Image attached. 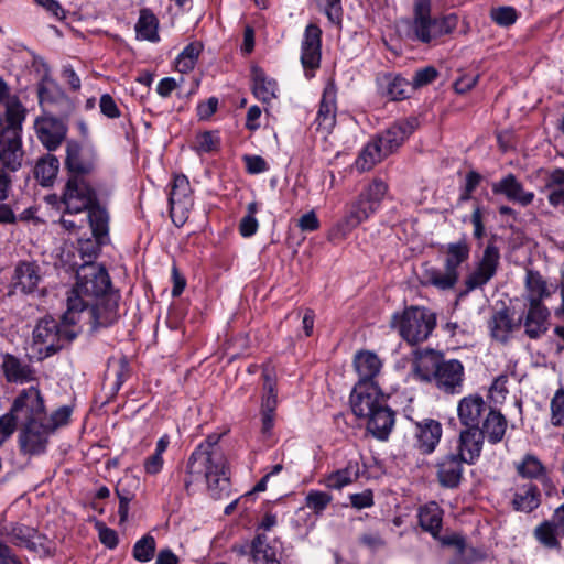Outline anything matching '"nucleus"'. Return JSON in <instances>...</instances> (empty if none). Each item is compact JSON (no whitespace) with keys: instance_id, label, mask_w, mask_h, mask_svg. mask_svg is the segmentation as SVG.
Instances as JSON below:
<instances>
[{"instance_id":"6e6552de","label":"nucleus","mask_w":564,"mask_h":564,"mask_svg":"<svg viewBox=\"0 0 564 564\" xmlns=\"http://www.w3.org/2000/svg\"><path fill=\"white\" fill-rule=\"evenodd\" d=\"M9 411L21 425L45 420V403L41 391L35 387L23 389Z\"/></svg>"},{"instance_id":"1a4fd4ad","label":"nucleus","mask_w":564,"mask_h":564,"mask_svg":"<svg viewBox=\"0 0 564 564\" xmlns=\"http://www.w3.org/2000/svg\"><path fill=\"white\" fill-rule=\"evenodd\" d=\"M443 511L436 502H429L419 510V522L421 528L429 532L434 539H438L443 545L454 546L457 554H463L465 540L457 534L440 536L442 528Z\"/></svg>"},{"instance_id":"a19ab883","label":"nucleus","mask_w":564,"mask_h":564,"mask_svg":"<svg viewBox=\"0 0 564 564\" xmlns=\"http://www.w3.org/2000/svg\"><path fill=\"white\" fill-rule=\"evenodd\" d=\"M383 150V147H381L376 139L370 141L365 145L359 156L357 158L356 167L359 171L371 170L377 163L381 162L384 158L388 156V153H386Z\"/></svg>"},{"instance_id":"6e6d98bb","label":"nucleus","mask_w":564,"mask_h":564,"mask_svg":"<svg viewBox=\"0 0 564 564\" xmlns=\"http://www.w3.org/2000/svg\"><path fill=\"white\" fill-rule=\"evenodd\" d=\"M39 101L42 107L55 102L62 97L58 86L51 79H43L37 87Z\"/></svg>"},{"instance_id":"393cba45","label":"nucleus","mask_w":564,"mask_h":564,"mask_svg":"<svg viewBox=\"0 0 564 564\" xmlns=\"http://www.w3.org/2000/svg\"><path fill=\"white\" fill-rule=\"evenodd\" d=\"M42 280L40 265L34 261H21L12 276L13 286L23 293H32Z\"/></svg>"},{"instance_id":"bb28decb","label":"nucleus","mask_w":564,"mask_h":564,"mask_svg":"<svg viewBox=\"0 0 564 564\" xmlns=\"http://www.w3.org/2000/svg\"><path fill=\"white\" fill-rule=\"evenodd\" d=\"M482 432L479 427H467L460 432L458 455L466 464H474L482 449Z\"/></svg>"},{"instance_id":"5fc2aeb1","label":"nucleus","mask_w":564,"mask_h":564,"mask_svg":"<svg viewBox=\"0 0 564 564\" xmlns=\"http://www.w3.org/2000/svg\"><path fill=\"white\" fill-rule=\"evenodd\" d=\"M332 500L333 497L326 491L310 490L305 497V506L318 516L323 513Z\"/></svg>"},{"instance_id":"ea45409f","label":"nucleus","mask_w":564,"mask_h":564,"mask_svg":"<svg viewBox=\"0 0 564 564\" xmlns=\"http://www.w3.org/2000/svg\"><path fill=\"white\" fill-rule=\"evenodd\" d=\"M458 278L459 273L451 272L445 267L443 269L431 267L426 268L423 272V283L442 291L453 289Z\"/></svg>"},{"instance_id":"f8f14e48","label":"nucleus","mask_w":564,"mask_h":564,"mask_svg":"<svg viewBox=\"0 0 564 564\" xmlns=\"http://www.w3.org/2000/svg\"><path fill=\"white\" fill-rule=\"evenodd\" d=\"M75 336V332L61 329L57 322L48 317L41 319L33 330L34 344L40 346V351L45 350L46 356L56 352L61 348L64 337L72 340Z\"/></svg>"},{"instance_id":"aec40b11","label":"nucleus","mask_w":564,"mask_h":564,"mask_svg":"<svg viewBox=\"0 0 564 564\" xmlns=\"http://www.w3.org/2000/svg\"><path fill=\"white\" fill-rule=\"evenodd\" d=\"M525 290L523 299L525 305H544L556 291V286L549 283L539 272L528 270L525 273Z\"/></svg>"},{"instance_id":"b1692460","label":"nucleus","mask_w":564,"mask_h":564,"mask_svg":"<svg viewBox=\"0 0 564 564\" xmlns=\"http://www.w3.org/2000/svg\"><path fill=\"white\" fill-rule=\"evenodd\" d=\"M492 192L495 194H502L510 202L517 203L523 207L530 205L535 196L533 192L525 191L513 174H508L499 182L494 183Z\"/></svg>"},{"instance_id":"a878e982","label":"nucleus","mask_w":564,"mask_h":564,"mask_svg":"<svg viewBox=\"0 0 564 564\" xmlns=\"http://www.w3.org/2000/svg\"><path fill=\"white\" fill-rule=\"evenodd\" d=\"M442 425L438 421L426 419L416 424V447L424 454H431L442 437Z\"/></svg>"},{"instance_id":"de8ad7c7","label":"nucleus","mask_w":564,"mask_h":564,"mask_svg":"<svg viewBox=\"0 0 564 564\" xmlns=\"http://www.w3.org/2000/svg\"><path fill=\"white\" fill-rule=\"evenodd\" d=\"M469 258V248L466 242L459 241L447 246L444 267L451 272L458 273V268Z\"/></svg>"},{"instance_id":"774afa93","label":"nucleus","mask_w":564,"mask_h":564,"mask_svg":"<svg viewBox=\"0 0 564 564\" xmlns=\"http://www.w3.org/2000/svg\"><path fill=\"white\" fill-rule=\"evenodd\" d=\"M18 423L10 411L0 416V446L13 434Z\"/></svg>"},{"instance_id":"f03ea898","label":"nucleus","mask_w":564,"mask_h":564,"mask_svg":"<svg viewBox=\"0 0 564 564\" xmlns=\"http://www.w3.org/2000/svg\"><path fill=\"white\" fill-rule=\"evenodd\" d=\"M64 214L59 219L68 231L82 229L89 224L91 234L104 239L108 231L109 216L106 209L96 204V193L83 176L72 175L62 195Z\"/></svg>"},{"instance_id":"f3484780","label":"nucleus","mask_w":564,"mask_h":564,"mask_svg":"<svg viewBox=\"0 0 564 564\" xmlns=\"http://www.w3.org/2000/svg\"><path fill=\"white\" fill-rule=\"evenodd\" d=\"M434 380L438 389L449 394L460 393L464 380V367L457 359L436 364Z\"/></svg>"},{"instance_id":"cd10ccee","label":"nucleus","mask_w":564,"mask_h":564,"mask_svg":"<svg viewBox=\"0 0 564 564\" xmlns=\"http://www.w3.org/2000/svg\"><path fill=\"white\" fill-rule=\"evenodd\" d=\"M366 420L368 432L380 441L388 438L394 425V414L387 402L370 413Z\"/></svg>"},{"instance_id":"c03bdc74","label":"nucleus","mask_w":564,"mask_h":564,"mask_svg":"<svg viewBox=\"0 0 564 564\" xmlns=\"http://www.w3.org/2000/svg\"><path fill=\"white\" fill-rule=\"evenodd\" d=\"M517 326H519V323L516 324L505 311L495 314L489 323L491 336L502 343L509 339Z\"/></svg>"},{"instance_id":"423d86ee","label":"nucleus","mask_w":564,"mask_h":564,"mask_svg":"<svg viewBox=\"0 0 564 564\" xmlns=\"http://www.w3.org/2000/svg\"><path fill=\"white\" fill-rule=\"evenodd\" d=\"M457 15L431 17V0H414L412 37L422 43H431L452 33L457 26Z\"/></svg>"},{"instance_id":"37998d69","label":"nucleus","mask_w":564,"mask_h":564,"mask_svg":"<svg viewBox=\"0 0 564 564\" xmlns=\"http://www.w3.org/2000/svg\"><path fill=\"white\" fill-rule=\"evenodd\" d=\"M507 421L503 415L496 411H490L487 415L482 430V438L487 436L488 441L496 444L500 442L506 433Z\"/></svg>"},{"instance_id":"4d7b16f0","label":"nucleus","mask_w":564,"mask_h":564,"mask_svg":"<svg viewBox=\"0 0 564 564\" xmlns=\"http://www.w3.org/2000/svg\"><path fill=\"white\" fill-rule=\"evenodd\" d=\"M94 240H79L78 241V252L83 259V263L94 262L93 260L97 258L100 245L105 243L108 240V234L104 239H97V237L93 234Z\"/></svg>"},{"instance_id":"2eb2a0df","label":"nucleus","mask_w":564,"mask_h":564,"mask_svg":"<svg viewBox=\"0 0 564 564\" xmlns=\"http://www.w3.org/2000/svg\"><path fill=\"white\" fill-rule=\"evenodd\" d=\"M52 431L44 421L21 425L19 444L26 455H40L45 452Z\"/></svg>"},{"instance_id":"9b49d317","label":"nucleus","mask_w":564,"mask_h":564,"mask_svg":"<svg viewBox=\"0 0 564 564\" xmlns=\"http://www.w3.org/2000/svg\"><path fill=\"white\" fill-rule=\"evenodd\" d=\"M192 189L188 178L181 174L175 175L173 180L172 189L170 192V214L172 221L181 227L188 218L191 208L193 206Z\"/></svg>"},{"instance_id":"9d476101","label":"nucleus","mask_w":564,"mask_h":564,"mask_svg":"<svg viewBox=\"0 0 564 564\" xmlns=\"http://www.w3.org/2000/svg\"><path fill=\"white\" fill-rule=\"evenodd\" d=\"M386 402L377 382H357L350 394L351 410L360 419H366Z\"/></svg>"},{"instance_id":"4468645a","label":"nucleus","mask_w":564,"mask_h":564,"mask_svg":"<svg viewBox=\"0 0 564 564\" xmlns=\"http://www.w3.org/2000/svg\"><path fill=\"white\" fill-rule=\"evenodd\" d=\"M322 30L316 24H308L301 44V63L305 76L312 78L321 65Z\"/></svg>"},{"instance_id":"72a5a7b5","label":"nucleus","mask_w":564,"mask_h":564,"mask_svg":"<svg viewBox=\"0 0 564 564\" xmlns=\"http://www.w3.org/2000/svg\"><path fill=\"white\" fill-rule=\"evenodd\" d=\"M463 463L459 455H448L437 464V477L440 482L449 488L456 487L463 475Z\"/></svg>"},{"instance_id":"7ed1b4c3","label":"nucleus","mask_w":564,"mask_h":564,"mask_svg":"<svg viewBox=\"0 0 564 564\" xmlns=\"http://www.w3.org/2000/svg\"><path fill=\"white\" fill-rule=\"evenodd\" d=\"M218 442L219 435H209L191 454L184 479L186 490L202 480L205 481L209 495L214 498L229 490L228 464Z\"/></svg>"},{"instance_id":"c85d7f7f","label":"nucleus","mask_w":564,"mask_h":564,"mask_svg":"<svg viewBox=\"0 0 564 564\" xmlns=\"http://www.w3.org/2000/svg\"><path fill=\"white\" fill-rule=\"evenodd\" d=\"M139 487V478L131 475H126L118 481L115 491L119 499L118 514L120 523L128 520L130 502L135 498Z\"/></svg>"},{"instance_id":"603ef678","label":"nucleus","mask_w":564,"mask_h":564,"mask_svg":"<svg viewBox=\"0 0 564 564\" xmlns=\"http://www.w3.org/2000/svg\"><path fill=\"white\" fill-rule=\"evenodd\" d=\"M220 138L218 132L204 131L199 132L195 137L193 149L198 154L213 153L219 149Z\"/></svg>"},{"instance_id":"f704fd0d","label":"nucleus","mask_w":564,"mask_h":564,"mask_svg":"<svg viewBox=\"0 0 564 564\" xmlns=\"http://www.w3.org/2000/svg\"><path fill=\"white\" fill-rule=\"evenodd\" d=\"M360 467L358 462H348L344 468L334 470L326 475L321 484L328 489L340 490L359 478Z\"/></svg>"},{"instance_id":"c756f323","label":"nucleus","mask_w":564,"mask_h":564,"mask_svg":"<svg viewBox=\"0 0 564 564\" xmlns=\"http://www.w3.org/2000/svg\"><path fill=\"white\" fill-rule=\"evenodd\" d=\"M514 469L524 479L539 480L545 486L551 484L547 468L534 454L528 453L521 459L514 462Z\"/></svg>"},{"instance_id":"864d4df0","label":"nucleus","mask_w":564,"mask_h":564,"mask_svg":"<svg viewBox=\"0 0 564 564\" xmlns=\"http://www.w3.org/2000/svg\"><path fill=\"white\" fill-rule=\"evenodd\" d=\"M258 209L259 207L256 202H251L247 205V214L241 218L239 223V232L242 237H252L258 231L259 223L256 218Z\"/></svg>"},{"instance_id":"0e129e2a","label":"nucleus","mask_w":564,"mask_h":564,"mask_svg":"<svg viewBox=\"0 0 564 564\" xmlns=\"http://www.w3.org/2000/svg\"><path fill=\"white\" fill-rule=\"evenodd\" d=\"M278 395L268 375H264V394L262 397L261 411L275 412Z\"/></svg>"},{"instance_id":"58836bf2","label":"nucleus","mask_w":564,"mask_h":564,"mask_svg":"<svg viewBox=\"0 0 564 564\" xmlns=\"http://www.w3.org/2000/svg\"><path fill=\"white\" fill-rule=\"evenodd\" d=\"M2 370L7 381L13 383H25L34 380L33 369L12 355H6L2 361Z\"/></svg>"},{"instance_id":"6ab92c4d","label":"nucleus","mask_w":564,"mask_h":564,"mask_svg":"<svg viewBox=\"0 0 564 564\" xmlns=\"http://www.w3.org/2000/svg\"><path fill=\"white\" fill-rule=\"evenodd\" d=\"M66 154V166L73 175L83 176L94 170L97 159L94 149L68 142Z\"/></svg>"},{"instance_id":"13d9d810","label":"nucleus","mask_w":564,"mask_h":564,"mask_svg":"<svg viewBox=\"0 0 564 564\" xmlns=\"http://www.w3.org/2000/svg\"><path fill=\"white\" fill-rule=\"evenodd\" d=\"M436 362L429 357H420L412 365V373L415 379L421 381H430L434 378Z\"/></svg>"},{"instance_id":"bf43d9fd","label":"nucleus","mask_w":564,"mask_h":564,"mask_svg":"<svg viewBox=\"0 0 564 564\" xmlns=\"http://www.w3.org/2000/svg\"><path fill=\"white\" fill-rule=\"evenodd\" d=\"M551 423L554 426L564 425V389L561 387L554 393L550 402Z\"/></svg>"},{"instance_id":"39448f33","label":"nucleus","mask_w":564,"mask_h":564,"mask_svg":"<svg viewBox=\"0 0 564 564\" xmlns=\"http://www.w3.org/2000/svg\"><path fill=\"white\" fill-rule=\"evenodd\" d=\"M388 184L380 178H373L368 183L356 200L346 208L344 217L332 228L330 240H343L360 224L375 215L388 195Z\"/></svg>"},{"instance_id":"2f4dec72","label":"nucleus","mask_w":564,"mask_h":564,"mask_svg":"<svg viewBox=\"0 0 564 564\" xmlns=\"http://www.w3.org/2000/svg\"><path fill=\"white\" fill-rule=\"evenodd\" d=\"M354 366L359 376L358 382H375L382 368V361L373 351L362 350L355 355Z\"/></svg>"},{"instance_id":"ddd939ff","label":"nucleus","mask_w":564,"mask_h":564,"mask_svg":"<svg viewBox=\"0 0 564 564\" xmlns=\"http://www.w3.org/2000/svg\"><path fill=\"white\" fill-rule=\"evenodd\" d=\"M500 261L499 249L489 243L482 253L480 260L476 263L475 269L466 278L465 285L467 291L482 288L496 274Z\"/></svg>"},{"instance_id":"dca6fc26","label":"nucleus","mask_w":564,"mask_h":564,"mask_svg":"<svg viewBox=\"0 0 564 564\" xmlns=\"http://www.w3.org/2000/svg\"><path fill=\"white\" fill-rule=\"evenodd\" d=\"M519 326L530 339H539L551 326V312L545 305H525Z\"/></svg>"},{"instance_id":"09e8293b","label":"nucleus","mask_w":564,"mask_h":564,"mask_svg":"<svg viewBox=\"0 0 564 564\" xmlns=\"http://www.w3.org/2000/svg\"><path fill=\"white\" fill-rule=\"evenodd\" d=\"M382 84L386 85V94L392 100L403 99L409 94V88L412 87L405 78L397 75H384Z\"/></svg>"},{"instance_id":"79ce46f5","label":"nucleus","mask_w":564,"mask_h":564,"mask_svg":"<svg viewBox=\"0 0 564 564\" xmlns=\"http://www.w3.org/2000/svg\"><path fill=\"white\" fill-rule=\"evenodd\" d=\"M59 162L56 156L47 154L35 165L34 174L42 186H51L58 173Z\"/></svg>"},{"instance_id":"a18cd8bd","label":"nucleus","mask_w":564,"mask_h":564,"mask_svg":"<svg viewBox=\"0 0 564 564\" xmlns=\"http://www.w3.org/2000/svg\"><path fill=\"white\" fill-rule=\"evenodd\" d=\"M546 187L550 189L547 200L554 208L564 207V169L551 172Z\"/></svg>"},{"instance_id":"69168bd1","label":"nucleus","mask_w":564,"mask_h":564,"mask_svg":"<svg viewBox=\"0 0 564 564\" xmlns=\"http://www.w3.org/2000/svg\"><path fill=\"white\" fill-rule=\"evenodd\" d=\"M359 543L372 552H376L386 545L383 536L378 531L372 530L362 533L359 536Z\"/></svg>"},{"instance_id":"49530a36","label":"nucleus","mask_w":564,"mask_h":564,"mask_svg":"<svg viewBox=\"0 0 564 564\" xmlns=\"http://www.w3.org/2000/svg\"><path fill=\"white\" fill-rule=\"evenodd\" d=\"M170 444L169 435H162L155 445V451L152 455L145 458L143 468L148 475H156L163 469L164 459L163 454L166 452Z\"/></svg>"},{"instance_id":"4be33fe9","label":"nucleus","mask_w":564,"mask_h":564,"mask_svg":"<svg viewBox=\"0 0 564 564\" xmlns=\"http://www.w3.org/2000/svg\"><path fill=\"white\" fill-rule=\"evenodd\" d=\"M4 535L17 546L34 552L44 550L45 538L32 527L14 523L4 528Z\"/></svg>"},{"instance_id":"c9c22d12","label":"nucleus","mask_w":564,"mask_h":564,"mask_svg":"<svg viewBox=\"0 0 564 564\" xmlns=\"http://www.w3.org/2000/svg\"><path fill=\"white\" fill-rule=\"evenodd\" d=\"M252 91L257 99L270 102L278 97L279 86L274 78L268 76L261 68H252Z\"/></svg>"},{"instance_id":"e433bc0d","label":"nucleus","mask_w":564,"mask_h":564,"mask_svg":"<svg viewBox=\"0 0 564 564\" xmlns=\"http://www.w3.org/2000/svg\"><path fill=\"white\" fill-rule=\"evenodd\" d=\"M541 494L539 488L531 484H523L514 488L512 506L514 510L531 512L540 506Z\"/></svg>"},{"instance_id":"a211bd4d","label":"nucleus","mask_w":564,"mask_h":564,"mask_svg":"<svg viewBox=\"0 0 564 564\" xmlns=\"http://www.w3.org/2000/svg\"><path fill=\"white\" fill-rule=\"evenodd\" d=\"M336 97L337 91L335 85L328 84L324 88L317 116L314 121L316 130L319 131L323 137L329 134L336 124Z\"/></svg>"},{"instance_id":"412c9836","label":"nucleus","mask_w":564,"mask_h":564,"mask_svg":"<svg viewBox=\"0 0 564 564\" xmlns=\"http://www.w3.org/2000/svg\"><path fill=\"white\" fill-rule=\"evenodd\" d=\"M34 128L39 140L50 151L56 150L66 135L64 123L53 117L37 118Z\"/></svg>"},{"instance_id":"8fccbe9b","label":"nucleus","mask_w":564,"mask_h":564,"mask_svg":"<svg viewBox=\"0 0 564 564\" xmlns=\"http://www.w3.org/2000/svg\"><path fill=\"white\" fill-rule=\"evenodd\" d=\"M202 50L203 45L199 42H193L185 46L176 58L175 64L177 70L181 73L191 72L194 68Z\"/></svg>"},{"instance_id":"0eeeda50","label":"nucleus","mask_w":564,"mask_h":564,"mask_svg":"<svg viewBox=\"0 0 564 564\" xmlns=\"http://www.w3.org/2000/svg\"><path fill=\"white\" fill-rule=\"evenodd\" d=\"M436 319L434 314L422 307H409L401 314L395 313L391 319V327L410 345L427 339L434 329Z\"/></svg>"},{"instance_id":"5701e85b","label":"nucleus","mask_w":564,"mask_h":564,"mask_svg":"<svg viewBox=\"0 0 564 564\" xmlns=\"http://www.w3.org/2000/svg\"><path fill=\"white\" fill-rule=\"evenodd\" d=\"M416 127L417 120L415 118L405 119L392 124L376 140L381 147H383V151L390 155L410 134L414 132Z\"/></svg>"},{"instance_id":"e2e57ef3","label":"nucleus","mask_w":564,"mask_h":564,"mask_svg":"<svg viewBox=\"0 0 564 564\" xmlns=\"http://www.w3.org/2000/svg\"><path fill=\"white\" fill-rule=\"evenodd\" d=\"M490 17L500 26H510L518 19L517 11L512 7H499L492 9Z\"/></svg>"},{"instance_id":"20e7f679","label":"nucleus","mask_w":564,"mask_h":564,"mask_svg":"<svg viewBox=\"0 0 564 564\" xmlns=\"http://www.w3.org/2000/svg\"><path fill=\"white\" fill-rule=\"evenodd\" d=\"M0 102L6 105V127L0 133V161L17 171L21 166L23 156L21 131L25 119V109L17 97L9 96L7 84L0 79Z\"/></svg>"},{"instance_id":"052dcab7","label":"nucleus","mask_w":564,"mask_h":564,"mask_svg":"<svg viewBox=\"0 0 564 564\" xmlns=\"http://www.w3.org/2000/svg\"><path fill=\"white\" fill-rule=\"evenodd\" d=\"M155 551V541L151 535L140 539L133 547V555L139 562H149Z\"/></svg>"},{"instance_id":"3c124183","label":"nucleus","mask_w":564,"mask_h":564,"mask_svg":"<svg viewBox=\"0 0 564 564\" xmlns=\"http://www.w3.org/2000/svg\"><path fill=\"white\" fill-rule=\"evenodd\" d=\"M557 534H561L555 527L554 520L544 521L534 529L535 539L545 547L556 549L560 546Z\"/></svg>"},{"instance_id":"680f3d73","label":"nucleus","mask_w":564,"mask_h":564,"mask_svg":"<svg viewBox=\"0 0 564 564\" xmlns=\"http://www.w3.org/2000/svg\"><path fill=\"white\" fill-rule=\"evenodd\" d=\"M70 414L72 409L67 405H64L54 411L51 415H47V413L45 412V420L43 421L45 422L47 427H50L52 433H54L55 430H57L59 426L67 424Z\"/></svg>"},{"instance_id":"473e14b6","label":"nucleus","mask_w":564,"mask_h":564,"mask_svg":"<svg viewBox=\"0 0 564 564\" xmlns=\"http://www.w3.org/2000/svg\"><path fill=\"white\" fill-rule=\"evenodd\" d=\"M486 409L484 399L479 395L463 398L457 406L458 417L467 427H478L480 416Z\"/></svg>"},{"instance_id":"7c9ffc66","label":"nucleus","mask_w":564,"mask_h":564,"mask_svg":"<svg viewBox=\"0 0 564 564\" xmlns=\"http://www.w3.org/2000/svg\"><path fill=\"white\" fill-rule=\"evenodd\" d=\"M279 553V542H270L264 534L257 535L252 541V564H280Z\"/></svg>"},{"instance_id":"4c0bfd02","label":"nucleus","mask_w":564,"mask_h":564,"mask_svg":"<svg viewBox=\"0 0 564 564\" xmlns=\"http://www.w3.org/2000/svg\"><path fill=\"white\" fill-rule=\"evenodd\" d=\"M135 37L139 41H148L151 43H158L160 41L159 35V19L148 8H143L139 12L138 21L134 25Z\"/></svg>"},{"instance_id":"338daca9","label":"nucleus","mask_w":564,"mask_h":564,"mask_svg":"<svg viewBox=\"0 0 564 564\" xmlns=\"http://www.w3.org/2000/svg\"><path fill=\"white\" fill-rule=\"evenodd\" d=\"M437 75L438 73L433 66L421 68L415 72L411 86L413 88H419L429 85L437 77Z\"/></svg>"},{"instance_id":"f257e3e1","label":"nucleus","mask_w":564,"mask_h":564,"mask_svg":"<svg viewBox=\"0 0 564 564\" xmlns=\"http://www.w3.org/2000/svg\"><path fill=\"white\" fill-rule=\"evenodd\" d=\"M119 299V294L111 291L109 274L102 265L82 263L67 292L62 322L74 326L84 322L93 328L111 325L118 318Z\"/></svg>"}]
</instances>
